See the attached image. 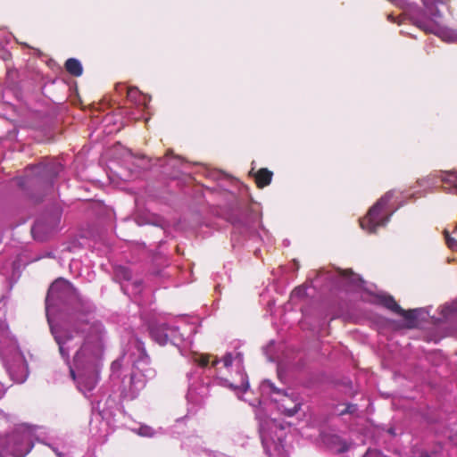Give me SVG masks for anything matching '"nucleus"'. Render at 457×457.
<instances>
[{"instance_id": "f257e3e1", "label": "nucleus", "mask_w": 457, "mask_h": 457, "mask_svg": "<svg viewBox=\"0 0 457 457\" xmlns=\"http://www.w3.org/2000/svg\"><path fill=\"white\" fill-rule=\"evenodd\" d=\"M61 303L71 305L75 311H79L83 306V301L76 288L63 278H58L52 283L46 298V307Z\"/></svg>"}, {"instance_id": "f03ea898", "label": "nucleus", "mask_w": 457, "mask_h": 457, "mask_svg": "<svg viewBox=\"0 0 457 457\" xmlns=\"http://www.w3.org/2000/svg\"><path fill=\"white\" fill-rule=\"evenodd\" d=\"M392 192L386 193L377 203L369 210L365 217L360 220V226L369 233H376L377 229L384 227L389 221L392 211L388 209L387 204L393 198Z\"/></svg>"}, {"instance_id": "7ed1b4c3", "label": "nucleus", "mask_w": 457, "mask_h": 457, "mask_svg": "<svg viewBox=\"0 0 457 457\" xmlns=\"http://www.w3.org/2000/svg\"><path fill=\"white\" fill-rule=\"evenodd\" d=\"M103 353V344L98 333L94 332L87 336L79 350L74 356V362L78 366L95 364Z\"/></svg>"}, {"instance_id": "20e7f679", "label": "nucleus", "mask_w": 457, "mask_h": 457, "mask_svg": "<svg viewBox=\"0 0 457 457\" xmlns=\"http://www.w3.org/2000/svg\"><path fill=\"white\" fill-rule=\"evenodd\" d=\"M420 16H412V23L426 33L436 34L439 29L440 11L434 5L427 6L426 12H420Z\"/></svg>"}, {"instance_id": "39448f33", "label": "nucleus", "mask_w": 457, "mask_h": 457, "mask_svg": "<svg viewBox=\"0 0 457 457\" xmlns=\"http://www.w3.org/2000/svg\"><path fill=\"white\" fill-rule=\"evenodd\" d=\"M11 442L13 444L11 451L12 455L15 457H24L29 453L31 449V445L28 435H13L11 438Z\"/></svg>"}, {"instance_id": "423d86ee", "label": "nucleus", "mask_w": 457, "mask_h": 457, "mask_svg": "<svg viewBox=\"0 0 457 457\" xmlns=\"http://www.w3.org/2000/svg\"><path fill=\"white\" fill-rule=\"evenodd\" d=\"M270 390L273 394H277L280 395L279 399H275L276 402H280V408L285 415L288 417L294 416L300 410V403H294L293 406H289L287 402L291 401V398L286 392H282L280 389L277 388L273 384H269Z\"/></svg>"}, {"instance_id": "0eeeda50", "label": "nucleus", "mask_w": 457, "mask_h": 457, "mask_svg": "<svg viewBox=\"0 0 457 457\" xmlns=\"http://www.w3.org/2000/svg\"><path fill=\"white\" fill-rule=\"evenodd\" d=\"M167 329L168 327L166 324L152 326L150 328L152 338L160 345H165L169 340Z\"/></svg>"}, {"instance_id": "6e6552de", "label": "nucleus", "mask_w": 457, "mask_h": 457, "mask_svg": "<svg viewBox=\"0 0 457 457\" xmlns=\"http://www.w3.org/2000/svg\"><path fill=\"white\" fill-rule=\"evenodd\" d=\"M273 172L267 168H261L254 173V181L259 188L269 186L272 180Z\"/></svg>"}, {"instance_id": "1a4fd4ad", "label": "nucleus", "mask_w": 457, "mask_h": 457, "mask_svg": "<svg viewBox=\"0 0 457 457\" xmlns=\"http://www.w3.org/2000/svg\"><path fill=\"white\" fill-rule=\"evenodd\" d=\"M64 68L69 74L74 77H79L83 73V67L76 58H69L64 63Z\"/></svg>"}, {"instance_id": "9d476101", "label": "nucleus", "mask_w": 457, "mask_h": 457, "mask_svg": "<svg viewBox=\"0 0 457 457\" xmlns=\"http://www.w3.org/2000/svg\"><path fill=\"white\" fill-rule=\"evenodd\" d=\"M71 335H65L64 337H55V340H56V343L58 344L59 345V351H60V353L62 354V356L66 359L67 361L69 360V346H66V345H68L69 341L71 340Z\"/></svg>"}, {"instance_id": "9b49d317", "label": "nucleus", "mask_w": 457, "mask_h": 457, "mask_svg": "<svg viewBox=\"0 0 457 457\" xmlns=\"http://www.w3.org/2000/svg\"><path fill=\"white\" fill-rule=\"evenodd\" d=\"M380 303L384 307H386V309L392 311L393 312H395L396 314H397V312H399V311H402V307L396 303V301L391 295L381 296Z\"/></svg>"}, {"instance_id": "f8f14e48", "label": "nucleus", "mask_w": 457, "mask_h": 457, "mask_svg": "<svg viewBox=\"0 0 457 457\" xmlns=\"http://www.w3.org/2000/svg\"><path fill=\"white\" fill-rule=\"evenodd\" d=\"M114 277L120 282L129 281L132 278L131 270L125 266H117L114 269Z\"/></svg>"}, {"instance_id": "ddd939ff", "label": "nucleus", "mask_w": 457, "mask_h": 457, "mask_svg": "<svg viewBox=\"0 0 457 457\" xmlns=\"http://www.w3.org/2000/svg\"><path fill=\"white\" fill-rule=\"evenodd\" d=\"M96 386V379L95 377H80L79 379V387L80 390L91 391Z\"/></svg>"}, {"instance_id": "4468645a", "label": "nucleus", "mask_w": 457, "mask_h": 457, "mask_svg": "<svg viewBox=\"0 0 457 457\" xmlns=\"http://www.w3.org/2000/svg\"><path fill=\"white\" fill-rule=\"evenodd\" d=\"M441 180L444 183L452 184L453 187V193L457 195V175L454 173H447L445 177H442Z\"/></svg>"}, {"instance_id": "2eb2a0df", "label": "nucleus", "mask_w": 457, "mask_h": 457, "mask_svg": "<svg viewBox=\"0 0 457 457\" xmlns=\"http://www.w3.org/2000/svg\"><path fill=\"white\" fill-rule=\"evenodd\" d=\"M397 314L403 317L409 322H414L417 318L416 310L406 311L402 308V311H399Z\"/></svg>"}, {"instance_id": "dca6fc26", "label": "nucleus", "mask_w": 457, "mask_h": 457, "mask_svg": "<svg viewBox=\"0 0 457 457\" xmlns=\"http://www.w3.org/2000/svg\"><path fill=\"white\" fill-rule=\"evenodd\" d=\"M445 242H446V245L449 248L451 249H457V239H455L454 237H452L448 231L447 230H445Z\"/></svg>"}, {"instance_id": "f3484780", "label": "nucleus", "mask_w": 457, "mask_h": 457, "mask_svg": "<svg viewBox=\"0 0 457 457\" xmlns=\"http://www.w3.org/2000/svg\"><path fill=\"white\" fill-rule=\"evenodd\" d=\"M195 361L201 367H206L210 362V355L201 354L195 359Z\"/></svg>"}, {"instance_id": "a211bd4d", "label": "nucleus", "mask_w": 457, "mask_h": 457, "mask_svg": "<svg viewBox=\"0 0 457 457\" xmlns=\"http://www.w3.org/2000/svg\"><path fill=\"white\" fill-rule=\"evenodd\" d=\"M357 404L348 403L344 411H341V415L344 414H353L357 411Z\"/></svg>"}, {"instance_id": "6ab92c4d", "label": "nucleus", "mask_w": 457, "mask_h": 457, "mask_svg": "<svg viewBox=\"0 0 457 457\" xmlns=\"http://www.w3.org/2000/svg\"><path fill=\"white\" fill-rule=\"evenodd\" d=\"M138 434L143 436H153L154 431L151 428L145 426L139 428Z\"/></svg>"}, {"instance_id": "aec40b11", "label": "nucleus", "mask_w": 457, "mask_h": 457, "mask_svg": "<svg viewBox=\"0 0 457 457\" xmlns=\"http://www.w3.org/2000/svg\"><path fill=\"white\" fill-rule=\"evenodd\" d=\"M222 361H223V364L226 368H228L232 365L233 363V356L231 353H227L225 354V356L222 358Z\"/></svg>"}, {"instance_id": "412c9836", "label": "nucleus", "mask_w": 457, "mask_h": 457, "mask_svg": "<svg viewBox=\"0 0 457 457\" xmlns=\"http://www.w3.org/2000/svg\"><path fill=\"white\" fill-rule=\"evenodd\" d=\"M364 457H384L379 453L376 451H368Z\"/></svg>"}, {"instance_id": "4be33fe9", "label": "nucleus", "mask_w": 457, "mask_h": 457, "mask_svg": "<svg viewBox=\"0 0 457 457\" xmlns=\"http://www.w3.org/2000/svg\"><path fill=\"white\" fill-rule=\"evenodd\" d=\"M132 285L135 287V289L140 291L141 286H142V281L141 280H136V281L133 282Z\"/></svg>"}, {"instance_id": "5701e85b", "label": "nucleus", "mask_w": 457, "mask_h": 457, "mask_svg": "<svg viewBox=\"0 0 457 457\" xmlns=\"http://www.w3.org/2000/svg\"><path fill=\"white\" fill-rule=\"evenodd\" d=\"M136 93H137L136 88H129L128 92H127L129 97H130L133 94H136Z\"/></svg>"}, {"instance_id": "b1692460", "label": "nucleus", "mask_w": 457, "mask_h": 457, "mask_svg": "<svg viewBox=\"0 0 457 457\" xmlns=\"http://www.w3.org/2000/svg\"><path fill=\"white\" fill-rule=\"evenodd\" d=\"M70 373H71V376L73 379L76 378V374H75V371L71 368L70 369Z\"/></svg>"}, {"instance_id": "393cba45", "label": "nucleus", "mask_w": 457, "mask_h": 457, "mask_svg": "<svg viewBox=\"0 0 457 457\" xmlns=\"http://www.w3.org/2000/svg\"><path fill=\"white\" fill-rule=\"evenodd\" d=\"M387 18L390 21L395 22V17L392 14H389Z\"/></svg>"}, {"instance_id": "a878e982", "label": "nucleus", "mask_w": 457, "mask_h": 457, "mask_svg": "<svg viewBox=\"0 0 457 457\" xmlns=\"http://www.w3.org/2000/svg\"><path fill=\"white\" fill-rule=\"evenodd\" d=\"M219 361H220L216 358L215 360L212 361V365L215 367L219 363Z\"/></svg>"}, {"instance_id": "bb28decb", "label": "nucleus", "mask_w": 457, "mask_h": 457, "mask_svg": "<svg viewBox=\"0 0 457 457\" xmlns=\"http://www.w3.org/2000/svg\"><path fill=\"white\" fill-rule=\"evenodd\" d=\"M242 386H244V390L245 391L248 387V382L243 383Z\"/></svg>"}, {"instance_id": "cd10ccee", "label": "nucleus", "mask_w": 457, "mask_h": 457, "mask_svg": "<svg viewBox=\"0 0 457 457\" xmlns=\"http://www.w3.org/2000/svg\"><path fill=\"white\" fill-rule=\"evenodd\" d=\"M351 273H352V271H351V270H345V271H344L343 275H344V276H348V275H349V274H351Z\"/></svg>"}, {"instance_id": "c85d7f7f", "label": "nucleus", "mask_w": 457, "mask_h": 457, "mask_svg": "<svg viewBox=\"0 0 457 457\" xmlns=\"http://www.w3.org/2000/svg\"><path fill=\"white\" fill-rule=\"evenodd\" d=\"M420 457H429L428 453H423Z\"/></svg>"}, {"instance_id": "c756f323", "label": "nucleus", "mask_w": 457, "mask_h": 457, "mask_svg": "<svg viewBox=\"0 0 457 457\" xmlns=\"http://www.w3.org/2000/svg\"><path fill=\"white\" fill-rule=\"evenodd\" d=\"M55 453H56V454H57L59 457H61V456H62V453H57L56 451H55Z\"/></svg>"}, {"instance_id": "7c9ffc66", "label": "nucleus", "mask_w": 457, "mask_h": 457, "mask_svg": "<svg viewBox=\"0 0 457 457\" xmlns=\"http://www.w3.org/2000/svg\"><path fill=\"white\" fill-rule=\"evenodd\" d=\"M454 233H457V226H456V228H455V230H454Z\"/></svg>"}, {"instance_id": "2f4dec72", "label": "nucleus", "mask_w": 457, "mask_h": 457, "mask_svg": "<svg viewBox=\"0 0 457 457\" xmlns=\"http://www.w3.org/2000/svg\"><path fill=\"white\" fill-rule=\"evenodd\" d=\"M437 1L442 3L444 0H437Z\"/></svg>"}]
</instances>
